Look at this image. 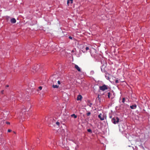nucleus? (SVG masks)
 <instances>
[{
    "label": "nucleus",
    "instance_id": "23",
    "mask_svg": "<svg viewBox=\"0 0 150 150\" xmlns=\"http://www.w3.org/2000/svg\"><path fill=\"white\" fill-rule=\"evenodd\" d=\"M6 124L8 125H9L10 124V123L9 122H6Z\"/></svg>",
    "mask_w": 150,
    "mask_h": 150
},
{
    "label": "nucleus",
    "instance_id": "3",
    "mask_svg": "<svg viewBox=\"0 0 150 150\" xmlns=\"http://www.w3.org/2000/svg\"><path fill=\"white\" fill-rule=\"evenodd\" d=\"M98 117L101 120H104V115L101 113L100 114L98 115Z\"/></svg>",
    "mask_w": 150,
    "mask_h": 150
},
{
    "label": "nucleus",
    "instance_id": "4",
    "mask_svg": "<svg viewBox=\"0 0 150 150\" xmlns=\"http://www.w3.org/2000/svg\"><path fill=\"white\" fill-rule=\"evenodd\" d=\"M73 2V0H67V4L68 6H69V4L71 5L72 4Z\"/></svg>",
    "mask_w": 150,
    "mask_h": 150
},
{
    "label": "nucleus",
    "instance_id": "16",
    "mask_svg": "<svg viewBox=\"0 0 150 150\" xmlns=\"http://www.w3.org/2000/svg\"><path fill=\"white\" fill-rule=\"evenodd\" d=\"M115 83H117L119 82V81L117 79L115 80Z\"/></svg>",
    "mask_w": 150,
    "mask_h": 150
},
{
    "label": "nucleus",
    "instance_id": "27",
    "mask_svg": "<svg viewBox=\"0 0 150 150\" xmlns=\"http://www.w3.org/2000/svg\"><path fill=\"white\" fill-rule=\"evenodd\" d=\"M110 117V118H111L112 117V116H110V117Z\"/></svg>",
    "mask_w": 150,
    "mask_h": 150
},
{
    "label": "nucleus",
    "instance_id": "22",
    "mask_svg": "<svg viewBox=\"0 0 150 150\" xmlns=\"http://www.w3.org/2000/svg\"><path fill=\"white\" fill-rule=\"evenodd\" d=\"M57 83H58V84H60V81H57Z\"/></svg>",
    "mask_w": 150,
    "mask_h": 150
},
{
    "label": "nucleus",
    "instance_id": "5",
    "mask_svg": "<svg viewBox=\"0 0 150 150\" xmlns=\"http://www.w3.org/2000/svg\"><path fill=\"white\" fill-rule=\"evenodd\" d=\"M11 22L12 23H16V20L15 18H12L11 20Z\"/></svg>",
    "mask_w": 150,
    "mask_h": 150
},
{
    "label": "nucleus",
    "instance_id": "9",
    "mask_svg": "<svg viewBox=\"0 0 150 150\" xmlns=\"http://www.w3.org/2000/svg\"><path fill=\"white\" fill-rule=\"evenodd\" d=\"M87 103L89 107H91V106L92 105V103L90 101V100H87Z\"/></svg>",
    "mask_w": 150,
    "mask_h": 150
},
{
    "label": "nucleus",
    "instance_id": "7",
    "mask_svg": "<svg viewBox=\"0 0 150 150\" xmlns=\"http://www.w3.org/2000/svg\"><path fill=\"white\" fill-rule=\"evenodd\" d=\"M130 108H131L132 109H135L137 108V105L136 104H135L134 105H131L130 106Z\"/></svg>",
    "mask_w": 150,
    "mask_h": 150
},
{
    "label": "nucleus",
    "instance_id": "17",
    "mask_svg": "<svg viewBox=\"0 0 150 150\" xmlns=\"http://www.w3.org/2000/svg\"><path fill=\"white\" fill-rule=\"evenodd\" d=\"M38 88H39L40 90H41L42 89V86H40L39 87H38Z\"/></svg>",
    "mask_w": 150,
    "mask_h": 150
},
{
    "label": "nucleus",
    "instance_id": "13",
    "mask_svg": "<svg viewBox=\"0 0 150 150\" xmlns=\"http://www.w3.org/2000/svg\"><path fill=\"white\" fill-rule=\"evenodd\" d=\"M87 131L88 132H90V133H92V130L90 129H87Z\"/></svg>",
    "mask_w": 150,
    "mask_h": 150
},
{
    "label": "nucleus",
    "instance_id": "25",
    "mask_svg": "<svg viewBox=\"0 0 150 150\" xmlns=\"http://www.w3.org/2000/svg\"><path fill=\"white\" fill-rule=\"evenodd\" d=\"M9 86L8 85H7L6 86V87H8Z\"/></svg>",
    "mask_w": 150,
    "mask_h": 150
},
{
    "label": "nucleus",
    "instance_id": "28",
    "mask_svg": "<svg viewBox=\"0 0 150 150\" xmlns=\"http://www.w3.org/2000/svg\"><path fill=\"white\" fill-rule=\"evenodd\" d=\"M99 95H98V98H99Z\"/></svg>",
    "mask_w": 150,
    "mask_h": 150
},
{
    "label": "nucleus",
    "instance_id": "20",
    "mask_svg": "<svg viewBox=\"0 0 150 150\" xmlns=\"http://www.w3.org/2000/svg\"><path fill=\"white\" fill-rule=\"evenodd\" d=\"M11 130L9 129L8 130L7 132H11Z\"/></svg>",
    "mask_w": 150,
    "mask_h": 150
},
{
    "label": "nucleus",
    "instance_id": "10",
    "mask_svg": "<svg viewBox=\"0 0 150 150\" xmlns=\"http://www.w3.org/2000/svg\"><path fill=\"white\" fill-rule=\"evenodd\" d=\"M71 117H73L74 118H76L77 117V116L74 114L71 115Z\"/></svg>",
    "mask_w": 150,
    "mask_h": 150
},
{
    "label": "nucleus",
    "instance_id": "12",
    "mask_svg": "<svg viewBox=\"0 0 150 150\" xmlns=\"http://www.w3.org/2000/svg\"><path fill=\"white\" fill-rule=\"evenodd\" d=\"M108 98H110V92H108Z\"/></svg>",
    "mask_w": 150,
    "mask_h": 150
},
{
    "label": "nucleus",
    "instance_id": "8",
    "mask_svg": "<svg viewBox=\"0 0 150 150\" xmlns=\"http://www.w3.org/2000/svg\"><path fill=\"white\" fill-rule=\"evenodd\" d=\"M82 98V96L80 95H79L77 97V100H81Z\"/></svg>",
    "mask_w": 150,
    "mask_h": 150
},
{
    "label": "nucleus",
    "instance_id": "11",
    "mask_svg": "<svg viewBox=\"0 0 150 150\" xmlns=\"http://www.w3.org/2000/svg\"><path fill=\"white\" fill-rule=\"evenodd\" d=\"M59 86H57V85H52V87L54 88H59Z\"/></svg>",
    "mask_w": 150,
    "mask_h": 150
},
{
    "label": "nucleus",
    "instance_id": "15",
    "mask_svg": "<svg viewBox=\"0 0 150 150\" xmlns=\"http://www.w3.org/2000/svg\"><path fill=\"white\" fill-rule=\"evenodd\" d=\"M91 112H88L86 114H87V115L88 116H89L90 115H91Z\"/></svg>",
    "mask_w": 150,
    "mask_h": 150
},
{
    "label": "nucleus",
    "instance_id": "19",
    "mask_svg": "<svg viewBox=\"0 0 150 150\" xmlns=\"http://www.w3.org/2000/svg\"><path fill=\"white\" fill-rule=\"evenodd\" d=\"M89 47H86V51L88 50H89Z\"/></svg>",
    "mask_w": 150,
    "mask_h": 150
},
{
    "label": "nucleus",
    "instance_id": "6",
    "mask_svg": "<svg viewBox=\"0 0 150 150\" xmlns=\"http://www.w3.org/2000/svg\"><path fill=\"white\" fill-rule=\"evenodd\" d=\"M75 68L79 71H81V69L80 67L77 65H75Z\"/></svg>",
    "mask_w": 150,
    "mask_h": 150
},
{
    "label": "nucleus",
    "instance_id": "18",
    "mask_svg": "<svg viewBox=\"0 0 150 150\" xmlns=\"http://www.w3.org/2000/svg\"><path fill=\"white\" fill-rule=\"evenodd\" d=\"M56 124L58 125H59L60 124L59 122H56Z\"/></svg>",
    "mask_w": 150,
    "mask_h": 150
},
{
    "label": "nucleus",
    "instance_id": "21",
    "mask_svg": "<svg viewBox=\"0 0 150 150\" xmlns=\"http://www.w3.org/2000/svg\"><path fill=\"white\" fill-rule=\"evenodd\" d=\"M69 38L70 39H72V38L71 36H69Z\"/></svg>",
    "mask_w": 150,
    "mask_h": 150
},
{
    "label": "nucleus",
    "instance_id": "26",
    "mask_svg": "<svg viewBox=\"0 0 150 150\" xmlns=\"http://www.w3.org/2000/svg\"><path fill=\"white\" fill-rule=\"evenodd\" d=\"M4 91H1V93H3V92Z\"/></svg>",
    "mask_w": 150,
    "mask_h": 150
},
{
    "label": "nucleus",
    "instance_id": "29",
    "mask_svg": "<svg viewBox=\"0 0 150 150\" xmlns=\"http://www.w3.org/2000/svg\"><path fill=\"white\" fill-rule=\"evenodd\" d=\"M55 79L54 78V79H53V78H52V80H53V79Z\"/></svg>",
    "mask_w": 150,
    "mask_h": 150
},
{
    "label": "nucleus",
    "instance_id": "14",
    "mask_svg": "<svg viewBox=\"0 0 150 150\" xmlns=\"http://www.w3.org/2000/svg\"><path fill=\"white\" fill-rule=\"evenodd\" d=\"M125 98H122V102L123 103H124L125 102Z\"/></svg>",
    "mask_w": 150,
    "mask_h": 150
},
{
    "label": "nucleus",
    "instance_id": "2",
    "mask_svg": "<svg viewBox=\"0 0 150 150\" xmlns=\"http://www.w3.org/2000/svg\"><path fill=\"white\" fill-rule=\"evenodd\" d=\"M99 88L100 90L102 91H104L105 90L107 89H108V88L107 86H106L105 84H104L103 86H100Z\"/></svg>",
    "mask_w": 150,
    "mask_h": 150
},
{
    "label": "nucleus",
    "instance_id": "1",
    "mask_svg": "<svg viewBox=\"0 0 150 150\" xmlns=\"http://www.w3.org/2000/svg\"><path fill=\"white\" fill-rule=\"evenodd\" d=\"M119 121V118L117 117H115L112 119V122L114 124L118 123Z\"/></svg>",
    "mask_w": 150,
    "mask_h": 150
},
{
    "label": "nucleus",
    "instance_id": "24",
    "mask_svg": "<svg viewBox=\"0 0 150 150\" xmlns=\"http://www.w3.org/2000/svg\"><path fill=\"white\" fill-rule=\"evenodd\" d=\"M54 78V76H52L51 77L50 79H52V78Z\"/></svg>",
    "mask_w": 150,
    "mask_h": 150
}]
</instances>
